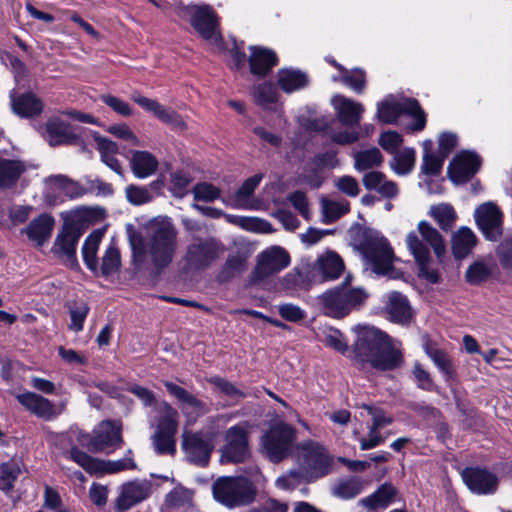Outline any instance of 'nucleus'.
Returning a JSON list of instances; mask_svg holds the SVG:
<instances>
[{
	"mask_svg": "<svg viewBox=\"0 0 512 512\" xmlns=\"http://www.w3.org/2000/svg\"><path fill=\"white\" fill-rule=\"evenodd\" d=\"M144 232L127 227L128 241L135 262L148 260L151 266L161 272L173 262L178 249V232L171 218L158 216L148 221Z\"/></svg>",
	"mask_w": 512,
	"mask_h": 512,
	"instance_id": "obj_1",
	"label": "nucleus"
},
{
	"mask_svg": "<svg viewBox=\"0 0 512 512\" xmlns=\"http://www.w3.org/2000/svg\"><path fill=\"white\" fill-rule=\"evenodd\" d=\"M353 360L361 368L369 366L376 370L388 371L403 363L401 350L385 333L375 327H361L353 346Z\"/></svg>",
	"mask_w": 512,
	"mask_h": 512,
	"instance_id": "obj_2",
	"label": "nucleus"
},
{
	"mask_svg": "<svg viewBox=\"0 0 512 512\" xmlns=\"http://www.w3.org/2000/svg\"><path fill=\"white\" fill-rule=\"evenodd\" d=\"M367 297L364 289L351 287L346 279L341 285L320 295L318 305L324 315L340 319L362 305Z\"/></svg>",
	"mask_w": 512,
	"mask_h": 512,
	"instance_id": "obj_3",
	"label": "nucleus"
},
{
	"mask_svg": "<svg viewBox=\"0 0 512 512\" xmlns=\"http://www.w3.org/2000/svg\"><path fill=\"white\" fill-rule=\"evenodd\" d=\"M295 461L311 483L331 473L333 458L319 442L305 440L295 447Z\"/></svg>",
	"mask_w": 512,
	"mask_h": 512,
	"instance_id": "obj_4",
	"label": "nucleus"
},
{
	"mask_svg": "<svg viewBox=\"0 0 512 512\" xmlns=\"http://www.w3.org/2000/svg\"><path fill=\"white\" fill-rule=\"evenodd\" d=\"M213 495L224 506L235 508L253 503L257 489L246 477H221L213 484Z\"/></svg>",
	"mask_w": 512,
	"mask_h": 512,
	"instance_id": "obj_5",
	"label": "nucleus"
},
{
	"mask_svg": "<svg viewBox=\"0 0 512 512\" xmlns=\"http://www.w3.org/2000/svg\"><path fill=\"white\" fill-rule=\"evenodd\" d=\"M366 265L378 275H386L393 267V250L388 240L378 231L366 230L358 246Z\"/></svg>",
	"mask_w": 512,
	"mask_h": 512,
	"instance_id": "obj_6",
	"label": "nucleus"
},
{
	"mask_svg": "<svg viewBox=\"0 0 512 512\" xmlns=\"http://www.w3.org/2000/svg\"><path fill=\"white\" fill-rule=\"evenodd\" d=\"M406 244L415 261L424 270L429 263L430 249H433L437 257L445 252L442 236L436 228L426 221H420L416 231H411L406 237Z\"/></svg>",
	"mask_w": 512,
	"mask_h": 512,
	"instance_id": "obj_7",
	"label": "nucleus"
},
{
	"mask_svg": "<svg viewBox=\"0 0 512 512\" xmlns=\"http://www.w3.org/2000/svg\"><path fill=\"white\" fill-rule=\"evenodd\" d=\"M401 115H409L415 119L412 130L421 131L425 128L426 115L417 100L388 95L377 104V118L383 123H396Z\"/></svg>",
	"mask_w": 512,
	"mask_h": 512,
	"instance_id": "obj_8",
	"label": "nucleus"
},
{
	"mask_svg": "<svg viewBox=\"0 0 512 512\" xmlns=\"http://www.w3.org/2000/svg\"><path fill=\"white\" fill-rule=\"evenodd\" d=\"M295 440V429L284 422H278L263 433L260 449L271 462L279 463L291 454Z\"/></svg>",
	"mask_w": 512,
	"mask_h": 512,
	"instance_id": "obj_9",
	"label": "nucleus"
},
{
	"mask_svg": "<svg viewBox=\"0 0 512 512\" xmlns=\"http://www.w3.org/2000/svg\"><path fill=\"white\" fill-rule=\"evenodd\" d=\"M160 416L155 433L151 440L158 455H171L176 453L175 436L178 431V411L169 403L161 404Z\"/></svg>",
	"mask_w": 512,
	"mask_h": 512,
	"instance_id": "obj_10",
	"label": "nucleus"
},
{
	"mask_svg": "<svg viewBox=\"0 0 512 512\" xmlns=\"http://www.w3.org/2000/svg\"><path fill=\"white\" fill-rule=\"evenodd\" d=\"M215 447V433L208 430L185 431L182 449L187 460L197 466L206 467Z\"/></svg>",
	"mask_w": 512,
	"mask_h": 512,
	"instance_id": "obj_11",
	"label": "nucleus"
},
{
	"mask_svg": "<svg viewBox=\"0 0 512 512\" xmlns=\"http://www.w3.org/2000/svg\"><path fill=\"white\" fill-rule=\"evenodd\" d=\"M224 252V246L213 237H194L186 248L184 260L190 269L207 268Z\"/></svg>",
	"mask_w": 512,
	"mask_h": 512,
	"instance_id": "obj_12",
	"label": "nucleus"
},
{
	"mask_svg": "<svg viewBox=\"0 0 512 512\" xmlns=\"http://www.w3.org/2000/svg\"><path fill=\"white\" fill-rule=\"evenodd\" d=\"M247 422L230 427L225 433V445L221 449L222 463H242L250 457Z\"/></svg>",
	"mask_w": 512,
	"mask_h": 512,
	"instance_id": "obj_13",
	"label": "nucleus"
},
{
	"mask_svg": "<svg viewBox=\"0 0 512 512\" xmlns=\"http://www.w3.org/2000/svg\"><path fill=\"white\" fill-rule=\"evenodd\" d=\"M289 253L280 246H271L257 256V265L250 278L252 284H258L279 273L290 265Z\"/></svg>",
	"mask_w": 512,
	"mask_h": 512,
	"instance_id": "obj_14",
	"label": "nucleus"
},
{
	"mask_svg": "<svg viewBox=\"0 0 512 512\" xmlns=\"http://www.w3.org/2000/svg\"><path fill=\"white\" fill-rule=\"evenodd\" d=\"M191 24L201 37L217 50L223 49V40L217 31V19L214 11L207 5H192L188 7Z\"/></svg>",
	"mask_w": 512,
	"mask_h": 512,
	"instance_id": "obj_15",
	"label": "nucleus"
},
{
	"mask_svg": "<svg viewBox=\"0 0 512 512\" xmlns=\"http://www.w3.org/2000/svg\"><path fill=\"white\" fill-rule=\"evenodd\" d=\"M15 397L26 411L46 421L56 419L65 409L64 403L57 406L48 398L30 391L17 393Z\"/></svg>",
	"mask_w": 512,
	"mask_h": 512,
	"instance_id": "obj_16",
	"label": "nucleus"
},
{
	"mask_svg": "<svg viewBox=\"0 0 512 512\" xmlns=\"http://www.w3.org/2000/svg\"><path fill=\"white\" fill-rule=\"evenodd\" d=\"M122 442L120 423L104 420L93 429L87 446L92 452H100L120 447Z\"/></svg>",
	"mask_w": 512,
	"mask_h": 512,
	"instance_id": "obj_17",
	"label": "nucleus"
},
{
	"mask_svg": "<svg viewBox=\"0 0 512 512\" xmlns=\"http://www.w3.org/2000/svg\"><path fill=\"white\" fill-rule=\"evenodd\" d=\"M481 160L471 151H462L455 155L448 166V176L455 184L468 182L479 170Z\"/></svg>",
	"mask_w": 512,
	"mask_h": 512,
	"instance_id": "obj_18",
	"label": "nucleus"
},
{
	"mask_svg": "<svg viewBox=\"0 0 512 512\" xmlns=\"http://www.w3.org/2000/svg\"><path fill=\"white\" fill-rule=\"evenodd\" d=\"M163 384L166 390L178 400L182 413L189 420L194 422L197 418L202 417L209 412L207 404L198 399L188 390L171 381H164Z\"/></svg>",
	"mask_w": 512,
	"mask_h": 512,
	"instance_id": "obj_19",
	"label": "nucleus"
},
{
	"mask_svg": "<svg viewBox=\"0 0 512 512\" xmlns=\"http://www.w3.org/2000/svg\"><path fill=\"white\" fill-rule=\"evenodd\" d=\"M478 228L484 236L491 241H496L502 234V213L493 203L480 205L474 213Z\"/></svg>",
	"mask_w": 512,
	"mask_h": 512,
	"instance_id": "obj_20",
	"label": "nucleus"
},
{
	"mask_svg": "<svg viewBox=\"0 0 512 512\" xmlns=\"http://www.w3.org/2000/svg\"><path fill=\"white\" fill-rule=\"evenodd\" d=\"M81 233L72 225L63 226L62 230L57 234L52 253L70 266L77 264L76 248Z\"/></svg>",
	"mask_w": 512,
	"mask_h": 512,
	"instance_id": "obj_21",
	"label": "nucleus"
},
{
	"mask_svg": "<svg viewBox=\"0 0 512 512\" xmlns=\"http://www.w3.org/2000/svg\"><path fill=\"white\" fill-rule=\"evenodd\" d=\"M131 99L147 112H151L160 121L170 125L172 128L183 131L187 124L183 118L171 108L165 107L157 100L142 96L138 92L131 95Z\"/></svg>",
	"mask_w": 512,
	"mask_h": 512,
	"instance_id": "obj_22",
	"label": "nucleus"
},
{
	"mask_svg": "<svg viewBox=\"0 0 512 512\" xmlns=\"http://www.w3.org/2000/svg\"><path fill=\"white\" fill-rule=\"evenodd\" d=\"M152 484L148 480H133L122 484L116 500L117 510L124 512L147 499L151 494Z\"/></svg>",
	"mask_w": 512,
	"mask_h": 512,
	"instance_id": "obj_23",
	"label": "nucleus"
},
{
	"mask_svg": "<svg viewBox=\"0 0 512 512\" xmlns=\"http://www.w3.org/2000/svg\"><path fill=\"white\" fill-rule=\"evenodd\" d=\"M331 103L339 122L347 127H355L360 124L365 108L362 103L343 95H335Z\"/></svg>",
	"mask_w": 512,
	"mask_h": 512,
	"instance_id": "obj_24",
	"label": "nucleus"
},
{
	"mask_svg": "<svg viewBox=\"0 0 512 512\" xmlns=\"http://www.w3.org/2000/svg\"><path fill=\"white\" fill-rule=\"evenodd\" d=\"M462 478L468 488L477 494H492L498 486L497 476L486 469L466 468Z\"/></svg>",
	"mask_w": 512,
	"mask_h": 512,
	"instance_id": "obj_25",
	"label": "nucleus"
},
{
	"mask_svg": "<svg viewBox=\"0 0 512 512\" xmlns=\"http://www.w3.org/2000/svg\"><path fill=\"white\" fill-rule=\"evenodd\" d=\"M385 311L389 319L395 323L405 324L411 319V307L407 297L392 291L384 296Z\"/></svg>",
	"mask_w": 512,
	"mask_h": 512,
	"instance_id": "obj_26",
	"label": "nucleus"
},
{
	"mask_svg": "<svg viewBox=\"0 0 512 512\" xmlns=\"http://www.w3.org/2000/svg\"><path fill=\"white\" fill-rule=\"evenodd\" d=\"M249 57L250 71L254 75L266 76L278 63L276 53L265 47L251 46Z\"/></svg>",
	"mask_w": 512,
	"mask_h": 512,
	"instance_id": "obj_27",
	"label": "nucleus"
},
{
	"mask_svg": "<svg viewBox=\"0 0 512 512\" xmlns=\"http://www.w3.org/2000/svg\"><path fill=\"white\" fill-rule=\"evenodd\" d=\"M10 100L13 112L20 117H34L43 110L42 101L31 92L17 95L15 91H11Z\"/></svg>",
	"mask_w": 512,
	"mask_h": 512,
	"instance_id": "obj_28",
	"label": "nucleus"
},
{
	"mask_svg": "<svg viewBox=\"0 0 512 512\" xmlns=\"http://www.w3.org/2000/svg\"><path fill=\"white\" fill-rule=\"evenodd\" d=\"M25 171L26 165L23 161L5 158L0 151V188L14 186Z\"/></svg>",
	"mask_w": 512,
	"mask_h": 512,
	"instance_id": "obj_29",
	"label": "nucleus"
},
{
	"mask_svg": "<svg viewBox=\"0 0 512 512\" xmlns=\"http://www.w3.org/2000/svg\"><path fill=\"white\" fill-rule=\"evenodd\" d=\"M314 269L324 280H334L344 271V262L337 253L328 251L318 257Z\"/></svg>",
	"mask_w": 512,
	"mask_h": 512,
	"instance_id": "obj_30",
	"label": "nucleus"
},
{
	"mask_svg": "<svg viewBox=\"0 0 512 512\" xmlns=\"http://www.w3.org/2000/svg\"><path fill=\"white\" fill-rule=\"evenodd\" d=\"M44 198L48 204H54L61 196L68 195L75 183L67 176L51 175L44 180Z\"/></svg>",
	"mask_w": 512,
	"mask_h": 512,
	"instance_id": "obj_31",
	"label": "nucleus"
},
{
	"mask_svg": "<svg viewBox=\"0 0 512 512\" xmlns=\"http://www.w3.org/2000/svg\"><path fill=\"white\" fill-rule=\"evenodd\" d=\"M157 158L148 151H134L130 159L133 174L139 179L153 175L158 169Z\"/></svg>",
	"mask_w": 512,
	"mask_h": 512,
	"instance_id": "obj_32",
	"label": "nucleus"
},
{
	"mask_svg": "<svg viewBox=\"0 0 512 512\" xmlns=\"http://www.w3.org/2000/svg\"><path fill=\"white\" fill-rule=\"evenodd\" d=\"M309 79L306 73L293 69L282 68L277 73V84L285 93H293L308 85Z\"/></svg>",
	"mask_w": 512,
	"mask_h": 512,
	"instance_id": "obj_33",
	"label": "nucleus"
},
{
	"mask_svg": "<svg viewBox=\"0 0 512 512\" xmlns=\"http://www.w3.org/2000/svg\"><path fill=\"white\" fill-rule=\"evenodd\" d=\"M55 221L49 214H41L35 218L26 228L28 238L35 241L38 246H42L44 242L51 236Z\"/></svg>",
	"mask_w": 512,
	"mask_h": 512,
	"instance_id": "obj_34",
	"label": "nucleus"
},
{
	"mask_svg": "<svg viewBox=\"0 0 512 512\" xmlns=\"http://www.w3.org/2000/svg\"><path fill=\"white\" fill-rule=\"evenodd\" d=\"M263 177L264 175L262 173H258L246 179L233 197V207L238 209L254 208L252 196Z\"/></svg>",
	"mask_w": 512,
	"mask_h": 512,
	"instance_id": "obj_35",
	"label": "nucleus"
},
{
	"mask_svg": "<svg viewBox=\"0 0 512 512\" xmlns=\"http://www.w3.org/2000/svg\"><path fill=\"white\" fill-rule=\"evenodd\" d=\"M477 243L474 232L466 227H461L452 237V252L455 258H465Z\"/></svg>",
	"mask_w": 512,
	"mask_h": 512,
	"instance_id": "obj_36",
	"label": "nucleus"
},
{
	"mask_svg": "<svg viewBox=\"0 0 512 512\" xmlns=\"http://www.w3.org/2000/svg\"><path fill=\"white\" fill-rule=\"evenodd\" d=\"M103 237V231H93L85 240L82 247V255L87 268L93 273L98 274L99 264L97 251Z\"/></svg>",
	"mask_w": 512,
	"mask_h": 512,
	"instance_id": "obj_37",
	"label": "nucleus"
},
{
	"mask_svg": "<svg viewBox=\"0 0 512 512\" xmlns=\"http://www.w3.org/2000/svg\"><path fill=\"white\" fill-rule=\"evenodd\" d=\"M354 168L358 172H364L377 168L383 163V155L376 147L360 150L353 154Z\"/></svg>",
	"mask_w": 512,
	"mask_h": 512,
	"instance_id": "obj_38",
	"label": "nucleus"
},
{
	"mask_svg": "<svg viewBox=\"0 0 512 512\" xmlns=\"http://www.w3.org/2000/svg\"><path fill=\"white\" fill-rule=\"evenodd\" d=\"M424 350L435 366L443 374L445 380H452L455 376V370L452 365V360L448 354L431 344H426Z\"/></svg>",
	"mask_w": 512,
	"mask_h": 512,
	"instance_id": "obj_39",
	"label": "nucleus"
},
{
	"mask_svg": "<svg viewBox=\"0 0 512 512\" xmlns=\"http://www.w3.org/2000/svg\"><path fill=\"white\" fill-rule=\"evenodd\" d=\"M396 490L391 484L381 485L374 493L361 499L359 504L368 509L387 507L395 496Z\"/></svg>",
	"mask_w": 512,
	"mask_h": 512,
	"instance_id": "obj_40",
	"label": "nucleus"
},
{
	"mask_svg": "<svg viewBox=\"0 0 512 512\" xmlns=\"http://www.w3.org/2000/svg\"><path fill=\"white\" fill-rule=\"evenodd\" d=\"M415 160V149L404 148L401 151L394 153V157L390 162V167L397 175H406L413 170L415 166Z\"/></svg>",
	"mask_w": 512,
	"mask_h": 512,
	"instance_id": "obj_41",
	"label": "nucleus"
},
{
	"mask_svg": "<svg viewBox=\"0 0 512 512\" xmlns=\"http://www.w3.org/2000/svg\"><path fill=\"white\" fill-rule=\"evenodd\" d=\"M333 81H339L360 94L366 87V73L360 68L345 69L341 74L333 76Z\"/></svg>",
	"mask_w": 512,
	"mask_h": 512,
	"instance_id": "obj_42",
	"label": "nucleus"
},
{
	"mask_svg": "<svg viewBox=\"0 0 512 512\" xmlns=\"http://www.w3.org/2000/svg\"><path fill=\"white\" fill-rule=\"evenodd\" d=\"M137 465L132 457V451L128 450L122 459L118 460H100L98 474H113L125 470H134Z\"/></svg>",
	"mask_w": 512,
	"mask_h": 512,
	"instance_id": "obj_43",
	"label": "nucleus"
},
{
	"mask_svg": "<svg viewBox=\"0 0 512 512\" xmlns=\"http://www.w3.org/2000/svg\"><path fill=\"white\" fill-rule=\"evenodd\" d=\"M253 97L256 104L264 109H272V106L278 101L277 91L270 82L254 86Z\"/></svg>",
	"mask_w": 512,
	"mask_h": 512,
	"instance_id": "obj_44",
	"label": "nucleus"
},
{
	"mask_svg": "<svg viewBox=\"0 0 512 512\" xmlns=\"http://www.w3.org/2000/svg\"><path fill=\"white\" fill-rule=\"evenodd\" d=\"M430 215L435 219L441 229L450 230L457 218L454 208L448 203H441L430 208Z\"/></svg>",
	"mask_w": 512,
	"mask_h": 512,
	"instance_id": "obj_45",
	"label": "nucleus"
},
{
	"mask_svg": "<svg viewBox=\"0 0 512 512\" xmlns=\"http://www.w3.org/2000/svg\"><path fill=\"white\" fill-rule=\"evenodd\" d=\"M121 265V256L120 251L114 245V243H110V245L105 250L104 255L102 256L101 266L98 269L101 275L110 276L114 274Z\"/></svg>",
	"mask_w": 512,
	"mask_h": 512,
	"instance_id": "obj_46",
	"label": "nucleus"
},
{
	"mask_svg": "<svg viewBox=\"0 0 512 512\" xmlns=\"http://www.w3.org/2000/svg\"><path fill=\"white\" fill-rule=\"evenodd\" d=\"M321 205L323 222L326 224L332 223L349 211V202L346 200L333 201L323 199Z\"/></svg>",
	"mask_w": 512,
	"mask_h": 512,
	"instance_id": "obj_47",
	"label": "nucleus"
},
{
	"mask_svg": "<svg viewBox=\"0 0 512 512\" xmlns=\"http://www.w3.org/2000/svg\"><path fill=\"white\" fill-rule=\"evenodd\" d=\"M20 473L21 469L16 461L0 464V489L5 492L11 491Z\"/></svg>",
	"mask_w": 512,
	"mask_h": 512,
	"instance_id": "obj_48",
	"label": "nucleus"
},
{
	"mask_svg": "<svg viewBox=\"0 0 512 512\" xmlns=\"http://www.w3.org/2000/svg\"><path fill=\"white\" fill-rule=\"evenodd\" d=\"M46 130L51 145L65 143L70 137L68 125L57 118L51 119L47 122Z\"/></svg>",
	"mask_w": 512,
	"mask_h": 512,
	"instance_id": "obj_49",
	"label": "nucleus"
},
{
	"mask_svg": "<svg viewBox=\"0 0 512 512\" xmlns=\"http://www.w3.org/2000/svg\"><path fill=\"white\" fill-rule=\"evenodd\" d=\"M303 284V275L298 269H293L279 279L277 289L286 296H295Z\"/></svg>",
	"mask_w": 512,
	"mask_h": 512,
	"instance_id": "obj_50",
	"label": "nucleus"
},
{
	"mask_svg": "<svg viewBox=\"0 0 512 512\" xmlns=\"http://www.w3.org/2000/svg\"><path fill=\"white\" fill-rule=\"evenodd\" d=\"M362 489V481L358 478L352 477L346 480L339 481L334 486L333 493L337 497L343 499H351L360 494Z\"/></svg>",
	"mask_w": 512,
	"mask_h": 512,
	"instance_id": "obj_51",
	"label": "nucleus"
},
{
	"mask_svg": "<svg viewBox=\"0 0 512 512\" xmlns=\"http://www.w3.org/2000/svg\"><path fill=\"white\" fill-rule=\"evenodd\" d=\"M89 311V305L85 301L75 302L73 305H70L71 323L69 324V329L76 333L82 331Z\"/></svg>",
	"mask_w": 512,
	"mask_h": 512,
	"instance_id": "obj_52",
	"label": "nucleus"
},
{
	"mask_svg": "<svg viewBox=\"0 0 512 512\" xmlns=\"http://www.w3.org/2000/svg\"><path fill=\"white\" fill-rule=\"evenodd\" d=\"M431 144V141H426L424 143L425 153L423 155L421 171L425 175L434 176L438 175L441 172L445 157H443L442 155L437 156L433 153H430L428 151V145L430 146Z\"/></svg>",
	"mask_w": 512,
	"mask_h": 512,
	"instance_id": "obj_53",
	"label": "nucleus"
},
{
	"mask_svg": "<svg viewBox=\"0 0 512 512\" xmlns=\"http://www.w3.org/2000/svg\"><path fill=\"white\" fill-rule=\"evenodd\" d=\"M69 458L81 466L85 471L90 474H98L99 473V462L100 460L95 459L88 455L87 453L81 451L77 447H73L69 451Z\"/></svg>",
	"mask_w": 512,
	"mask_h": 512,
	"instance_id": "obj_54",
	"label": "nucleus"
},
{
	"mask_svg": "<svg viewBox=\"0 0 512 512\" xmlns=\"http://www.w3.org/2000/svg\"><path fill=\"white\" fill-rule=\"evenodd\" d=\"M301 483L307 482L306 477L304 476V471L300 469V467L281 475L275 481L276 487L281 490H293Z\"/></svg>",
	"mask_w": 512,
	"mask_h": 512,
	"instance_id": "obj_55",
	"label": "nucleus"
},
{
	"mask_svg": "<svg viewBox=\"0 0 512 512\" xmlns=\"http://www.w3.org/2000/svg\"><path fill=\"white\" fill-rule=\"evenodd\" d=\"M192 193L195 200L203 202H212L221 195V191L218 187L207 182L196 184L192 189Z\"/></svg>",
	"mask_w": 512,
	"mask_h": 512,
	"instance_id": "obj_56",
	"label": "nucleus"
},
{
	"mask_svg": "<svg viewBox=\"0 0 512 512\" xmlns=\"http://www.w3.org/2000/svg\"><path fill=\"white\" fill-rule=\"evenodd\" d=\"M209 383L217 387L225 395L235 398L242 399L247 397V393L237 388L233 383L219 376H213L209 378Z\"/></svg>",
	"mask_w": 512,
	"mask_h": 512,
	"instance_id": "obj_57",
	"label": "nucleus"
},
{
	"mask_svg": "<svg viewBox=\"0 0 512 512\" xmlns=\"http://www.w3.org/2000/svg\"><path fill=\"white\" fill-rule=\"evenodd\" d=\"M100 100L110 107L115 113L123 117H129L133 113L131 106L126 101L111 94L101 95Z\"/></svg>",
	"mask_w": 512,
	"mask_h": 512,
	"instance_id": "obj_58",
	"label": "nucleus"
},
{
	"mask_svg": "<svg viewBox=\"0 0 512 512\" xmlns=\"http://www.w3.org/2000/svg\"><path fill=\"white\" fill-rule=\"evenodd\" d=\"M192 178L188 172L183 170L171 174V189L178 197H183L187 193Z\"/></svg>",
	"mask_w": 512,
	"mask_h": 512,
	"instance_id": "obj_59",
	"label": "nucleus"
},
{
	"mask_svg": "<svg viewBox=\"0 0 512 512\" xmlns=\"http://www.w3.org/2000/svg\"><path fill=\"white\" fill-rule=\"evenodd\" d=\"M127 200L133 205H143L153 199V195L146 187L130 185L126 188Z\"/></svg>",
	"mask_w": 512,
	"mask_h": 512,
	"instance_id": "obj_60",
	"label": "nucleus"
},
{
	"mask_svg": "<svg viewBox=\"0 0 512 512\" xmlns=\"http://www.w3.org/2000/svg\"><path fill=\"white\" fill-rule=\"evenodd\" d=\"M244 269L245 261L239 256H231L226 260L219 274V278L226 281L234 277L236 274L241 273Z\"/></svg>",
	"mask_w": 512,
	"mask_h": 512,
	"instance_id": "obj_61",
	"label": "nucleus"
},
{
	"mask_svg": "<svg viewBox=\"0 0 512 512\" xmlns=\"http://www.w3.org/2000/svg\"><path fill=\"white\" fill-rule=\"evenodd\" d=\"M43 506L53 512H69L62 502L60 494L50 486H45Z\"/></svg>",
	"mask_w": 512,
	"mask_h": 512,
	"instance_id": "obj_62",
	"label": "nucleus"
},
{
	"mask_svg": "<svg viewBox=\"0 0 512 512\" xmlns=\"http://www.w3.org/2000/svg\"><path fill=\"white\" fill-rule=\"evenodd\" d=\"M279 315L290 322H300L306 318V312L299 306L291 303L279 304L277 307Z\"/></svg>",
	"mask_w": 512,
	"mask_h": 512,
	"instance_id": "obj_63",
	"label": "nucleus"
},
{
	"mask_svg": "<svg viewBox=\"0 0 512 512\" xmlns=\"http://www.w3.org/2000/svg\"><path fill=\"white\" fill-rule=\"evenodd\" d=\"M402 142V136L395 131L383 132L379 138V145L390 154L396 153Z\"/></svg>",
	"mask_w": 512,
	"mask_h": 512,
	"instance_id": "obj_64",
	"label": "nucleus"
}]
</instances>
